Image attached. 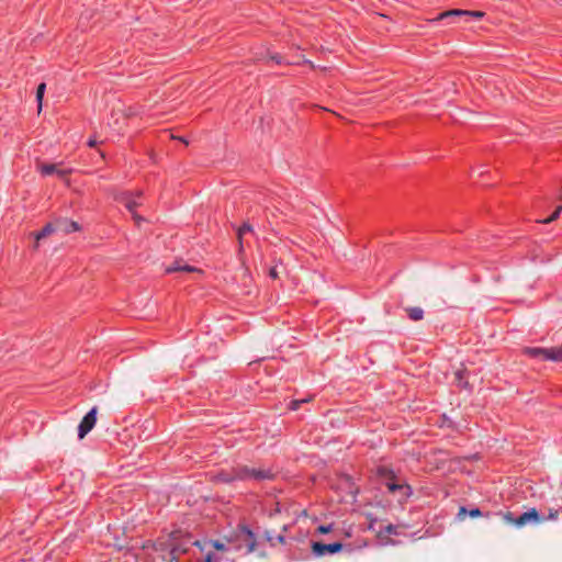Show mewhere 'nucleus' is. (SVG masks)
<instances>
[{
    "label": "nucleus",
    "instance_id": "1",
    "mask_svg": "<svg viewBox=\"0 0 562 562\" xmlns=\"http://www.w3.org/2000/svg\"><path fill=\"white\" fill-rule=\"evenodd\" d=\"M143 559L145 558L148 562H180L179 553H184L186 549L167 547L165 542H160L158 546L143 543Z\"/></svg>",
    "mask_w": 562,
    "mask_h": 562
},
{
    "label": "nucleus",
    "instance_id": "24",
    "mask_svg": "<svg viewBox=\"0 0 562 562\" xmlns=\"http://www.w3.org/2000/svg\"><path fill=\"white\" fill-rule=\"evenodd\" d=\"M331 530H333V526H331V525H327V526H324V525H323V526H319V527L317 528V531H318L319 533H329Z\"/></svg>",
    "mask_w": 562,
    "mask_h": 562
},
{
    "label": "nucleus",
    "instance_id": "32",
    "mask_svg": "<svg viewBox=\"0 0 562 562\" xmlns=\"http://www.w3.org/2000/svg\"><path fill=\"white\" fill-rule=\"evenodd\" d=\"M270 58L272 60H276L278 64L281 63V56L280 55H271Z\"/></svg>",
    "mask_w": 562,
    "mask_h": 562
},
{
    "label": "nucleus",
    "instance_id": "30",
    "mask_svg": "<svg viewBox=\"0 0 562 562\" xmlns=\"http://www.w3.org/2000/svg\"><path fill=\"white\" fill-rule=\"evenodd\" d=\"M271 278L276 279L278 277V271L276 267H272L269 271Z\"/></svg>",
    "mask_w": 562,
    "mask_h": 562
},
{
    "label": "nucleus",
    "instance_id": "31",
    "mask_svg": "<svg viewBox=\"0 0 562 562\" xmlns=\"http://www.w3.org/2000/svg\"><path fill=\"white\" fill-rule=\"evenodd\" d=\"M276 540H277L279 543H281V544H283V543L285 542L284 536H282V535H279L278 537H276Z\"/></svg>",
    "mask_w": 562,
    "mask_h": 562
},
{
    "label": "nucleus",
    "instance_id": "3",
    "mask_svg": "<svg viewBox=\"0 0 562 562\" xmlns=\"http://www.w3.org/2000/svg\"><path fill=\"white\" fill-rule=\"evenodd\" d=\"M97 413L98 408L92 407L82 418L78 426V437L79 439H83L86 435L92 430L97 423Z\"/></svg>",
    "mask_w": 562,
    "mask_h": 562
},
{
    "label": "nucleus",
    "instance_id": "12",
    "mask_svg": "<svg viewBox=\"0 0 562 562\" xmlns=\"http://www.w3.org/2000/svg\"><path fill=\"white\" fill-rule=\"evenodd\" d=\"M57 231H58L57 229V221L54 224L48 223L47 225H45L41 232L35 234L36 241L34 244V248L36 249L38 247V241L41 239L52 235L54 232H57Z\"/></svg>",
    "mask_w": 562,
    "mask_h": 562
},
{
    "label": "nucleus",
    "instance_id": "11",
    "mask_svg": "<svg viewBox=\"0 0 562 562\" xmlns=\"http://www.w3.org/2000/svg\"><path fill=\"white\" fill-rule=\"evenodd\" d=\"M57 229L59 232H63L65 234L77 232L80 229V226L77 222L70 221L67 218H59L57 220Z\"/></svg>",
    "mask_w": 562,
    "mask_h": 562
},
{
    "label": "nucleus",
    "instance_id": "16",
    "mask_svg": "<svg viewBox=\"0 0 562 562\" xmlns=\"http://www.w3.org/2000/svg\"><path fill=\"white\" fill-rule=\"evenodd\" d=\"M237 472H238V467L236 469H234L233 471L231 472H221L217 476V479L222 482H226V483H229V482H233L235 480H238V476H237Z\"/></svg>",
    "mask_w": 562,
    "mask_h": 562
},
{
    "label": "nucleus",
    "instance_id": "28",
    "mask_svg": "<svg viewBox=\"0 0 562 562\" xmlns=\"http://www.w3.org/2000/svg\"><path fill=\"white\" fill-rule=\"evenodd\" d=\"M515 519L512 515V513H507L504 515V520L510 525H514L515 526Z\"/></svg>",
    "mask_w": 562,
    "mask_h": 562
},
{
    "label": "nucleus",
    "instance_id": "10",
    "mask_svg": "<svg viewBox=\"0 0 562 562\" xmlns=\"http://www.w3.org/2000/svg\"><path fill=\"white\" fill-rule=\"evenodd\" d=\"M239 537L243 539L247 547V552L251 553L256 549V539L251 530H249L247 527L243 526L240 528Z\"/></svg>",
    "mask_w": 562,
    "mask_h": 562
},
{
    "label": "nucleus",
    "instance_id": "27",
    "mask_svg": "<svg viewBox=\"0 0 562 562\" xmlns=\"http://www.w3.org/2000/svg\"><path fill=\"white\" fill-rule=\"evenodd\" d=\"M384 532L387 535L396 533V527L393 526L392 524H389L384 527Z\"/></svg>",
    "mask_w": 562,
    "mask_h": 562
},
{
    "label": "nucleus",
    "instance_id": "14",
    "mask_svg": "<svg viewBox=\"0 0 562 562\" xmlns=\"http://www.w3.org/2000/svg\"><path fill=\"white\" fill-rule=\"evenodd\" d=\"M405 311H406L408 317L414 322H417V321H420L424 318V311L422 307H418V306L406 307Z\"/></svg>",
    "mask_w": 562,
    "mask_h": 562
},
{
    "label": "nucleus",
    "instance_id": "8",
    "mask_svg": "<svg viewBox=\"0 0 562 562\" xmlns=\"http://www.w3.org/2000/svg\"><path fill=\"white\" fill-rule=\"evenodd\" d=\"M452 16H473V18L481 19V18L484 16V12H482V11H468V10L454 9V10H449V11L440 13L432 21H439V20H443V19H447V18H452Z\"/></svg>",
    "mask_w": 562,
    "mask_h": 562
},
{
    "label": "nucleus",
    "instance_id": "13",
    "mask_svg": "<svg viewBox=\"0 0 562 562\" xmlns=\"http://www.w3.org/2000/svg\"><path fill=\"white\" fill-rule=\"evenodd\" d=\"M544 360L562 361V345L558 347L546 348Z\"/></svg>",
    "mask_w": 562,
    "mask_h": 562
},
{
    "label": "nucleus",
    "instance_id": "21",
    "mask_svg": "<svg viewBox=\"0 0 562 562\" xmlns=\"http://www.w3.org/2000/svg\"><path fill=\"white\" fill-rule=\"evenodd\" d=\"M561 211H562V206L560 205L555 209V211L553 213H551V216L543 220L542 223L549 224V223L555 221L559 217Z\"/></svg>",
    "mask_w": 562,
    "mask_h": 562
},
{
    "label": "nucleus",
    "instance_id": "23",
    "mask_svg": "<svg viewBox=\"0 0 562 562\" xmlns=\"http://www.w3.org/2000/svg\"><path fill=\"white\" fill-rule=\"evenodd\" d=\"M559 510L555 509V508H550L549 512H548V516L546 519H549V520H558L559 518Z\"/></svg>",
    "mask_w": 562,
    "mask_h": 562
},
{
    "label": "nucleus",
    "instance_id": "19",
    "mask_svg": "<svg viewBox=\"0 0 562 562\" xmlns=\"http://www.w3.org/2000/svg\"><path fill=\"white\" fill-rule=\"evenodd\" d=\"M464 373H465V369H462V368L457 369L454 371V381L461 387H467V385H468V381L463 380V374Z\"/></svg>",
    "mask_w": 562,
    "mask_h": 562
},
{
    "label": "nucleus",
    "instance_id": "25",
    "mask_svg": "<svg viewBox=\"0 0 562 562\" xmlns=\"http://www.w3.org/2000/svg\"><path fill=\"white\" fill-rule=\"evenodd\" d=\"M305 402H307V400H301V401H297V400H296V401H292V402H291V406H290V408H291V409H293V411H295V409H297V408L300 407V405H301L302 403H305Z\"/></svg>",
    "mask_w": 562,
    "mask_h": 562
},
{
    "label": "nucleus",
    "instance_id": "18",
    "mask_svg": "<svg viewBox=\"0 0 562 562\" xmlns=\"http://www.w3.org/2000/svg\"><path fill=\"white\" fill-rule=\"evenodd\" d=\"M246 233H254L252 226L248 223H244L243 226H240L237 229V237H238L240 248L243 247V236Z\"/></svg>",
    "mask_w": 562,
    "mask_h": 562
},
{
    "label": "nucleus",
    "instance_id": "6",
    "mask_svg": "<svg viewBox=\"0 0 562 562\" xmlns=\"http://www.w3.org/2000/svg\"><path fill=\"white\" fill-rule=\"evenodd\" d=\"M342 549V544L340 542L335 543H321V542H314L312 544V551L317 557H323L327 553H337Z\"/></svg>",
    "mask_w": 562,
    "mask_h": 562
},
{
    "label": "nucleus",
    "instance_id": "20",
    "mask_svg": "<svg viewBox=\"0 0 562 562\" xmlns=\"http://www.w3.org/2000/svg\"><path fill=\"white\" fill-rule=\"evenodd\" d=\"M45 89H46V85L45 83H41V85H38L37 90H36V101H37V104H38V112L42 111L43 97H44V93H45Z\"/></svg>",
    "mask_w": 562,
    "mask_h": 562
},
{
    "label": "nucleus",
    "instance_id": "29",
    "mask_svg": "<svg viewBox=\"0 0 562 562\" xmlns=\"http://www.w3.org/2000/svg\"><path fill=\"white\" fill-rule=\"evenodd\" d=\"M203 562H216L214 554L207 553Z\"/></svg>",
    "mask_w": 562,
    "mask_h": 562
},
{
    "label": "nucleus",
    "instance_id": "15",
    "mask_svg": "<svg viewBox=\"0 0 562 562\" xmlns=\"http://www.w3.org/2000/svg\"><path fill=\"white\" fill-rule=\"evenodd\" d=\"M524 352L532 358L544 360L546 358V348H526Z\"/></svg>",
    "mask_w": 562,
    "mask_h": 562
},
{
    "label": "nucleus",
    "instance_id": "5",
    "mask_svg": "<svg viewBox=\"0 0 562 562\" xmlns=\"http://www.w3.org/2000/svg\"><path fill=\"white\" fill-rule=\"evenodd\" d=\"M116 200L124 204L127 211L132 214L133 218L136 223L139 222V216L137 214L138 203L136 198L131 192H122L116 196Z\"/></svg>",
    "mask_w": 562,
    "mask_h": 562
},
{
    "label": "nucleus",
    "instance_id": "22",
    "mask_svg": "<svg viewBox=\"0 0 562 562\" xmlns=\"http://www.w3.org/2000/svg\"><path fill=\"white\" fill-rule=\"evenodd\" d=\"M209 544H211L214 549H216L218 551L227 550L226 544L220 540H211V541H209Z\"/></svg>",
    "mask_w": 562,
    "mask_h": 562
},
{
    "label": "nucleus",
    "instance_id": "9",
    "mask_svg": "<svg viewBox=\"0 0 562 562\" xmlns=\"http://www.w3.org/2000/svg\"><path fill=\"white\" fill-rule=\"evenodd\" d=\"M167 273L172 272H196L202 273V271L193 266L187 265L183 261H175L172 265L166 268Z\"/></svg>",
    "mask_w": 562,
    "mask_h": 562
},
{
    "label": "nucleus",
    "instance_id": "35",
    "mask_svg": "<svg viewBox=\"0 0 562 562\" xmlns=\"http://www.w3.org/2000/svg\"><path fill=\"white\" fill-rule=\"evenodd\" d=\"M304 63L308 64L312 68H315V65L311 60L305 59Z\"/></svg>",
    "mask_w": 562,
    "mask_h": 562
},
{
    "label": "nucleus",
    "instance_id": "34",
    "mask_svg": "<svg viewBox=\"0 0 562 562\" xmlns=\"http://www.w3.org/2000/svg\"><path fill=\"white\" fill-rule=\"evenodd\" d=\"M97 145V140L94 138H90L88 142V146L94 147Z\"/></svg>",
    "mask_w": 562,
    "mask_h": 562
},
{
    "label": "nucleus",
    "instance_id": "33",
    "mask_svg": "<svg viewBox=\"0 0 562 562\" xmlns=\"http://www.w3.org/2000/svg\"><path fill=\"white\" fill-rule=\"evenodd\" d=\"M266 538L269 542H271L273 544V540L274 538L271 536V533L269 531L266 532Z\"/></svg>",
    "mask_w": 562,
    "mask_h": 562
},
{
    "label": "nucleus",
    "instance_id": "4",
    "mask_svg": "<svg viewBox=\"0 0 562 562\" xmlns=\"http://www.w3.org/2000/svg\"><path fill=\"white\" fill-rule=\"evenodd\" d=\"M544 521V517H541L536 508H531L522 513L515 519V526L521 528L528 524H541Z\"/></svg>",
    "mask_w": 562,
    "mask_h": 562
},
{
    "label": "nucleus",
    "instance_id": "2",
    "mask_svg": "<svg viewBox=\"0 0 562 562\" xmlns=\"http://www.w3.org/2000/svg\"><path fill=\"white\" fill-rule=\"evenodd\" d=\"M238 480L245 481V480H254L257 482L262 481H270L274 479V473L271 469L267 468H255V467H248V465H240L238 467L237 472Z\"/></svg>",
    "mask_w": 562,
    "mask_h": 562
},
{
    "label": "nucleus",
    "instance_id": "37",
    "mask_svg": "<svg viewBox=\"0 0 562 562\" xmlns=\"http://www.w3.org/2000/svg\"><path fill=\"white\" fill-rule=\"evenodd\" d=\"M560 200L562 201V195L560 196Z\"/></svg>",
    "mask_w": 562,
    "mask_h": 562
},
{
    "label": "nucleus",
    "instance_id": "36",
    "mask_svg": "<svg viewBox=\"0 0 562 562\" xmlns=\"http://www.w3.org/2000/svg\"><path fill=\"white\" fill-rule=\"evenodd\" d=\"M194 544H195V546H198V547H200L201 549H203V548L201 547L200 541H194Z\"/></svg>",
    "mask_w": 562,
    "mask_h": 562
},
{
    "label": "nucleus",
    "instance_id": "7",
    "mask_svg": "<svg viewBox=\"0 0 562 562\" xmlns=\"http://www.w3.org/2000/svg\"><path fill=\"white\" fill-rule=\"evenodd\" d=\"M38 169L44 176L57 175L59 178H65L71 173V169L61 168L58 164H40Z\"/></svg>",
    "mask_w": 562,
    "mask_h": 562
},
{
    "label": "nucleus",
    "instance_id": "26",
    "mask_svg": "<svg viewBox=\"0 0 562 562\" xmlns=\"http://www.w3.org/2000/svg\"><path fill=\"white\" fill-rule=\"evenodd\" d=\"M387 487L391 492H395L397 490H403L405 488L403 485H400V484H395V483H387Z\"/></svg>",
    "mask_w": 562,
    "mask_h": 562
},
{
    "label": "nucleus",
    "instance_id": "17",
    "mask_svg": "<svg viewBox=\"0 0 562 562\" xmlns=\"http://www.w3.org/2000/svg\"><path fill=\"white\" fill-rule=\"evenodd\" d=\"M467 514H469V516L471 518H477V517H480L482 515V513H481V510L479 508H473V509L468 512L465 507H460L459 513H458V517L460 519H464Z\"/></svg>",
    "mask_w": 562,
    "mask_h": 562
}]
</instances>
